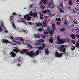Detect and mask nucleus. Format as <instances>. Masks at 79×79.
Wrapping results in <instances>:
<instances>
[{
    "mask_svg": "<svg viewBox=\"0 0 79 79\" xmlns=\"http://www.w3.org/2000/svg\"><path fill=\"white\" fill-rule=\"evenodd\" d=\"M23 32H24L25 33H27V32H26V31H27L24 30V29H23Z\"/></svg>",
    "mask_w": 79,
    "mask_h": 79,
    "instance_id": "46",
    "label": "nucleus"
},
{
    "mask_svg": "<svg viewBox=\"0 0 79 79\" xmlns=\"http://www.w3.org/2000/svg\"><path fill=\"white\" fill-rule=\"evenodd\" d=\"M57 26H58L59 25H60V22H59V23L57 22Z\"/></svg>",
    "mask_w": 79,
    "mask_h": 79,
    "instance_id": "48",
    "label": "nucleus"
},
{
    "mask_svg": "<svg viewBox=\"0 0 79 79\" xmlns=\"http://www.w3.org/2000/svg\"><path fill=\"white\" fill-rule=\"evenodd\" d=\"M46 2H47L46 0H44L43 2V4H46Z\"/></svg>",
    "mask_w": 79,
    "mask_h": 79,
    "instance_id": "39",
    "label": "nucleus"
},
{
    "mask_svg": "<svg viewBox=\"0 0 79 79\" xmlns=\"http://www.w3.org/2000/svg\"><path fill=\"white\" fill-rule=\"evenodd\" d=\"M43 13H45V14L47 13L48 15H50V13H52V12L50 11V10L48 9L44 10L43 11Z\"/></svg>",
    "mask_w": 79,
    "mask_h": 79,
    "instance_id": "6",
    "label": "nucleus"
},
{
    "mask_svg": "<svg viewBox=\"0 0 79 79\" xmlns=\"http://www.w3.org/2000/svg\"><path fill=\"white\" fill-rule=\"evenodd\" d=\"M71 42L72 43H73V44H76V41H74L73 40H72Z\"/></svg>",
    "mask_w": 79,
    "mask_h": 79,
    "instance_id": "35",
    "label": "nucleus"
},
{
    "mask_svg": "<svg viewBox=\"0 0 79 79\" xmlns=\"http://www.w3.org/2000/svg\"><path fill=\"white\" fill-rule=\"evenodd\" d=\"M39 42H36L35 43V44L36 45H39L41 44V43H43L44 42V40H43L42 39H40L39 40H38Z\"/></svg>",
    "mask_w": 79,
    "mask_h": 79,
    "instance_id": "4",
    "label": "nucleus"
},
{
    "mask_svg": "<svg viewBox=\"0 0 79 79\" xmlns=\"http://www.w3.org/2000/svg\"><path fill=\"white\" fill-rule=\"evenodd\" d=\"M41 26L42 27V28H44V25L43 23H41Z\"/></svg>",
    "mask_w": 79,
    "mask_h": 79,
    "instance_id": "36",
    "label": "nucleus"
},
{
    "mask_svg": "<svg viewBox=\"0 0 79 79\" xmlns=\"http://www.w3.org/2000/svg\"><path fill=\"white\" fill-rule=\"evenodd\" d=\"M70 36L73 39H75L76 37L74 34H72V35H70Z\"/></svg>",
    "mask_w": 79,
    "mask_h": 79,
    "instance_id": "12",
    "label": "nucleus"
},
{
    "mask_svg": "<svg viewBox=\"0 0 79 79\" xmlns=\"http://www.w3.org/2000/svg\"><path fill=\"white\" fill-rule=\"evenodd\" d=\"M64 47H65L64 45H60V47L59 48L60 51L61 52H63L64 53H60L62 55H63V54H66V53L65 52H66V49L65 48H64Z\"/></svg>",
    "mask_w": 79,
    "mask_h": 79,
    "instance_id": "2",
    "label": "nucleus"
},
{
    "mask_svg": "<svg viewBox=\"0 0 79 79\" xmlns=\"http://www.w3.org/2000/svg\"><path fill=\"white\" fill-rule=\"evenodd\" d=\"M75 36L77 38H78L79 39V35H75Z\"/></svg>",
    "mask_w": 79,
    "mask_h": 79,
    "instance_id": "47",
    "label": "nucleus"
},
{
    "mask_svg": "<svg viewBox=\"0 0 79 79\" xmlns=\"http://www.w3.org/2000/svg\"><path fill=\"white\" fill-rule=\"evenodd\" d=\"M43 9V10H44V5H41V6H40Z\"/></svg>",
    "mask_w": 79,
    "mask_h": 79,
    "instance_id": "45",
    "label": "nucleus"
},
{
    "mask_svg": "<svg viewBox=\"0 0 79 79\" xmlns=\"http://www.w3.org/2000/svg\"><path fill=\"white\" fill-rule=\"evenodd\" d=\"M12 24L13 27V28H14V29H15V28H16V26H15V23H14V22H12Z\"/></svg>",
    "mask_w": 79,
    "mask_h": 79,
    "instance_id": "16",
    "label": "nucleus"
},
{
    "mask_svg": "<svg viewBox=\"0 0 79 79\" xmlns=\"http://www.w3.org/2000/svg\"><path fill=\"white\" fill-rule=\"evenodd\" d=\"M57 41L58 42V44H64V42L66 41V40L60 39V36H57Z\"/></svg>",
    "mask_w": 79,
    "mask_h": 79,
    "instance_id": "3",
    "label": "nucleus"
},
{
    "mask_svg": "<svg viewBox=\"0 0 79 79\" xmlns=\"http://www.w3.org/2000/svg\"><path fill=\"white\" fill-rule=\"evenodd\" d=\"M11 16L10 18V22H11V23H12V22H13V16Z\"/></svg>",
    "mask_w": 79,
    "mask_h": 79,
    "instance_id": "17",
    "label": "nucleus"
},
{
    "mask_svg": "<svg viewBox=\"0 0 79 79\" xmlns=\"http://www.w3.org/2000/svg\"><path fill=\"white\" fill-rule=\"evenodd\" d=\"M42 37H43V39H45L46 36V35H44L42 36Z\"/></svg>",
    "mask_w": 79,
    "mask_h": 79,
    "instance_id": "34",
    "label": "nucleus"
},
{
    "mask_svg": "<svg viewBox=\"0 0 79 79\" xmlns=\"http://www.w3.org/2000/svg\"><path fill=\"white\" fill-rule=\"evenodd\" d=\"M50 16H51V18H52V16H54V15H53V14H50Z\"/></svg>",
    "mask_w": 79,
    "mask_h": 79,
    "instance_id": "53",
    "label": "nucleus"
},
{
    "mask_svg": "<svg viewBox=\"0 0 79 79\" xmlns=\"http://www.w3.org/2000/svg\"><path fill=\"white\" fill-rule=\"evenodd\" d=\"M64 25L65 26H68V20H64Z\"/></svg>",
    "mask_w": 79,
    "mask_h": 79,
    "instance_id": "13",
    "label": "nucleus"
},
{
    "mask_svg": "<svg viewBox=\"0 0 79 79\" xmlns=\"http://www.w3.org/2000/svg\"><path fill=\"white\" fill-rule=\"evenodd\" d=\"M75 49V47L74 46H73L71 48V50H74Z\"/></svg>",
    "mask_w": 79,
    "mask_h": 79,
    "instance_id": "32",
    "label": "nucleus"
},
{
    "mask_svg": "<svg viewBox=\"0 0 79 79\" xmlns=\"http://www.w3.org/2000/svg\"><path fill=\"white\" fill-rule=\"evenodd\" d=\"M36 26H38V27H40V26H41V23H37Z\"/></svg>",
    "mask_w": 79,
    "mask_h": 79,
    "instance_id": "25",
    "label": "nucleus"
},
{
    "mask_svg": "<svg viewBox=\"0 0 79 79\" xmlns=\"http://www.w3.org/2000/svg\"><path fill=\"white\" fill-rule=\"evenodd\" d=\"M2 43H4L5 44H10L11 43L9 41L6 39H3L2 40Z\"/></svg>",
    "mask_w": 79,
    "mask_h": 79,
    "instance_id": "5",
    "label": "nucleus"
},
{
    "mask_svg": "<svg viewBox=\"0 0 79 79\" xmlns=\"http://www.w3.org/2000/svg\"><path fill=\"white\" fill-rule=\"evenodd\" d=\"M3 31V29H2V27H0V32H2Z\"/></svg>",
    "mask_w": 79,
    "mask_h": 79,
    "instance_id": "50",
    "label": "nucleus"
},
{
    "mask_svg": "<svg viewBox=\"0 0 79 79\" xmlns=\"http://www.w3.org/2000/svg\"><path fill=\"white\" fill-rule=\"evenodd\" d=\"M45 53H46L47 55H48V54L49 53V51H48V50H47L46 49H45Z\"/></svg>",
    "mask_w": 79,
    "mask_h": 79,
    "instance_id": "19",
    "label": "nucleus"
},
{
    "mask_svg": "<svg viewBox=\"0 0 79 79\" xmlns=\"http://www.w3.org/2000/svg\"><path fill=\"white\" fill-rule=\"evenodd\" d=\"M49 42L50 44H52V43H53V40L52 39H51L49 40Z\"/></svg>",
    "mask_w": 79,
    "mask_h": 79,
    "instance_id": "22",
    "label": "nucleus"
},
{
    "mask_svg": "<svg viewBox=\"0 0 79 79\" xmlns=\"http://www.w3.org/2000/svg\"><path fill=\"white\" fill-rule=\"evenodd\" d=\"M56 20L57 21H61V19L60 18H56Z\"/></svg>",
    "mask_w": 79,
    "mask_h": 79,
    "instance_id": "33",
    "label": "nucleus"
},
{
    "mask_svg": "<svg viewBox=\"0 0 79 79\" xmlns=\"http://www.w3.org/2000/svg\"><path fill=\"white\" fill-rule=\"evenodd\" d=\"M65 29V28H61L60 29V31H64Z\"/></svg>",
    "mask_w": 79,
    "mask_h": 79,
    "instance_id": "37",
    "label": "nucleus"
},
{
    "mask_svg": "<svg viewBox=\"0 0 79 79\" xmlns=\"http://www.w3.org/2000/svg\"><path fill=\"white\" fill-rule=\"evenodd\" d=\"M13 51L15 52L16 53L17 52V50L16 49H14L13 50Z\"/></svg>",
    "mask_w": 79,
    "mask_h": 79,
    "instance_id": "43",
    "label": "nucleus"
},
{
    "mask_svg": "<svg viewBox=\"0 0 79 79\" xmlns=\"http://www.w3.org/2000/svg\"><path fill=\"white\" fill-rule=\"evenodd\" d=\"M41 46L43 47V48H45V44L43 43L42 44Z\"/></svg>",
    "mask_w": 79,
    "mask_h": 79,
    "instance_id": "30",
    "label": "nucleus"
},
{
    "mask_svg": "<svg viewBox=\"0 0 79 79\" xmlns=\"http://www.w3.org/2000/svg\"><path fill=\"white\" fill-rule=\"evenodd\" d=\"M77 2H79V0H77Z\"/></svg>",
    "mask_w": 79,
    "mask_h": 79,
    "instance_id": "62",
    "label": "nucleus"
},
{
    "mask_svg": "<svg viewBox=\"0 0 79 79\" xmlns=\"http://www.w3.org/2000/svg\"><path fill=\"white\" fill-rule=\"evenodd\" d=\"M27 21H30V20H31V18L29 17L27 18Z\"/></svg>",
    "mask_w": 79,
    "mask_h": 79,
    "instance_id": "42",
    "label": "nucleus"
},
{
    "mask_svg": "<svg viewBox=\"0 0 79 79\" xmlns=\"http://www.w3.org/2000/svg\"><path fill=\"white\" fill-rule=\"evenodd\" d=\"M44 34H48V32L45 31L44 32Z\"/></svg>",
    "mask_w": 79,
    "mask_h": 79,
    "instance_id": "51",
    "label": "nucleus"
},
{
    "mask_svg": "<svg viewBox=\"0 0 79 79\" xmlns=\"http://www.w3.org/2000/svg\"><path fill=\"white\" fill-rule=\"evenodd\" d=\"M28 46L29 47V48H30L31 49H32V47L31 46V45L29 44H28Z\"/></svg>",
    "mask_w": 79,
    "mask_h": 79,
    "instance_id": "31",
    "label": "nucleus"
},
{
    "mask_svg": "<svg viewBox=\"0 0 79 79\" xmlns=\"http://www.w3.org/2000/svg\"><path fill=\"white\" fill-rule=\"evenodd\" d=\"M47 22L46 21V22H44V23H43V25L44 26V27H45V26H47Z\"/></svg>",
    "mask_w": 79,
    "mask_h": 79,
    "instance_id": "26",
    "label": "nucleus"
},
{
    "mask_svg": "<svg viewBox=\"0 0 79 79\" xmlns=\"http://www.w3.org/2000/svg\"><path fill=\"white\" fill-rule=\"evenodd\" d=\"M32 16H33V17H37V13H34V12L33 13V14Z\"/></svg>",
    "mask_w": 79,
    "mask_h": 79,
    "instance_id": "15",
    "label": "nucleus"
},
{
    "mask_svg": "<svg viewBox=\"0 0 79 79\" xmlns=\"http://www.w3.org/2000/svg\"><path fill=\"white\" fill-rule=\"evenodd\" d=\"M43 19H44V21H47L46 20H47V19H48V17L46 16H45L44 17Z\"/></svg>",
    "mask_w": 79,
    "mask_h": 79,
    "instance_id": "23",
    "label": "nucleus"
},
{
    "mask_svg": "<svg viewBox=\"0 0 79 79\" xmlns=\"http://www.w3.org/2000/svg\"><path fill=\"white\" fill-rule=\"evenodd\" d=\"M74 26V24H72V26Z\"/></svg>",
    "mask_w": 79,
    "mask_h": 79,
    "instance_id": "63",
    "label": "nucleus"
},
{
    "mask_svg": "<svg viewBox=\"0 0 79 79\" xmlns=\"http://www.w3.org/2000/svg\"><path fill=\"white\" fill-rule=\"evenodd\" d=\"M34 14V13H32V11H31L29 14H28V15H30V16H33V14Z\"/></svg>",
    "mask_w": 79,
    "mask_h": 79,
    "instance_id": "20",
    "label": "nucleus"
},
{
    "mask_svg": "<svg viewBox=\"0 0 79 79\" xmlns=\"http://www.w3.org/2000/svg\"><path fill=\"white\" fill-rule=\"evenodd\" d=\"M19 51L20 53L21 54H25L26 55L30 56L31 57H33L34 56V52L32 51H31V52H29V50L27 49H23Z\"/></svg>",
    "mask_w": 79,
    "mask_h": 79,
    "instance_id": "1",
    "label": "nucleus"
},
{
    "mask_svg": "<svg viewBox=\"0 0 79 79\" xmlns=\"http://www.w3.org/2000/svg\"><path fill=\"white\" fill-rule=\"evenodd\" d=\"M53 5V4H52V3H51V2H49V3L48 5V6H51V5Z\"/></svg>",
    "mask_w": 79,
    "mask_h": 79,
    "instance_id": "40",
    "label": "nucleus"
},
{
    "mask_svg": "<svg viewBox=\"0 0 79 79\" xmlns=\"http://www.w3.org/2000/svg\"><path fill=\"white\" fill-rule=\"evenodd\" d=\"M28 23L29 25H31L32 26L34 25V23H32V22H29Z\"/></svg>",
    "mask_w": 79,
    "mask_h": 79,
    "instance_id": "27",
    "label": "nucleus"
},
{
    "mask_svg": "<svg viewBox=\"0 0 79 79\" xmlns=\"http://www.w3.org/2000/svg\"><path fill=\"white\" fill-rule=\"evenodd\" d=\"M73 13H76V11H75V10H74L73 11Z\"/></svg>",
    "mask_w": 79,
    "mask_h": 79,
    "instance_id": "59",
    "label": "nucleus"
},
{
    "mask_svg": "<svg viewBox=\"0 0 79 79\" xmlns=\"http://www.w3.org/2000/svg\"><path fill=\"white\" fill-rule=\"evenodd\" d=\"M17 60L18 61V63H19L20 62V60L19 59H18Z\"/></svg>",
    "mask_w": 79,
    "mask_h": 79,
    "instance_id": "52",
    "label": "nucleus"
},
{
    "mask_svg": "<svg viewBox=\"0 0 79 79\" xmlns=\"http://www.w3.org/2000/svg\"><path fill=\"white\" fill-rule=\"evenodd\" d=\"M16 15V14L15 13H13V15H14V16H15V15Z\"/></svg>",
    "mask_w": 79,
    "mask_h": 79,
    "instance_id": "58",
    "label": "nucleus"
},
{
    "mask_svg": "<svg viewBox=\"0 0 79 79\" xmlns=\"http://www.w3.org/2000/svg\"><path fill=\"white\" fill-rule=\"evenodd\" d=\"M34 36L35 38H40V35H39V34H35Z\"/></svg>",
    "mask_w": 79,
    "mask_h": 79,
    "instance_id": "11",
    "label": "nucleus"
},
{
    "mask_svg": "<svg viewBox=\"0 0 79 79\" xmlns=\"http://www.w3.org/2000/svg\"><path fill=\"white\" fill-rule=\"evenodd\" d=\"M9 38H10V39H11L12 40H13V38L12 37H10Z\"/></svg>",
    "mask_w": 79,
    "mask_h": 79,
    "instance_id": "55",
    "label": "nucleus"
},
{
    "mask_svg": "<svg viewBox=\"0 0 79 79\" xmlns=\"http://www.w3.org/2000/svg\"><path fill=\"white\" fill-rule=\"evenodd\" d=\"M38 49H39V50H43L44 48H43L41 46H40V47H38Z\"/></svg>",
    "mask_w": 79,
    "mask_h": 79,
    "instance_id": "18",
    "label": "nucleus"
},
{
    "mask_svg": "<svg viewBox=\"0 0 79 79\" xmlns=\"http://www.w3.org/2000/svg\"><path fill=\"white\" fill-rule=\"evenodd\" d=\"M52 29L50 31V32H54L55 31L56 28H55V24H52Z\"/></svg>",
    "mask_w": 79,
    "mask_h": 79,
    "instance_id": "7",
    "label": "nucleus"
},
{
    "mask_svg": "<svg viewBox=\"0 0 79 79\" xmlns=\"http://www.w3.org/2000/svg\"><path fill=\"white\" fill-rule=\"evenodd\" d=\"M39 52H40V50H37L36 52V53L34 55H39Z\"/></svg>",
    "mask_w": 79,
    "mask_h": 79,
    "instance_id": "14",
    "label": "nucleus"
},
{
    "mask_svg": "<svg viewBox=\"0 0 79 79\" xmlns=\"http://www.w3.org/2000/svg\"><path fill=\"white\" fill-rule=\"evenodd\" d=\"M74 23L75 24H77V22H74Z\"/></svg>",
    "mask_w": 79,
    "mask_h": 79,
    "instance_id": "56",
    "label": "nucleus"
},
{
    "mask_svg": "<svg viewBox=\"0 0 79 79\" xmlns=\"http://www.w3.org/2000/svg\"><path fill=\"white\" fill-rule=\"evenodd\" d=\"M40 19L41 20L44 19V17L40 16Z\"/></svg>",
    "mask_w": 79,
    "mask_h": 79,
    "instance_id": "49",
    "label": "nucleus"
},
{
    "mask_svg": "<svg viewBox=\"0 0 79 79\" xmlns=\"http://www.w3.org/2000/svg\"><path fill=\"white\" fill-rule=\"evenodd\" d=\"M10 55L12 57H15V56H16V54L14 52H10Z\"/></svg>",
    "mask_w": 79,
    "mask_h": 79,
    "instance_id": "10",
    "label": "nucleus"
},
{
    "mask_svg": "<svg viewBox=\"0 0 79 79\" xmlns=\"http://www.w3.org/2000/svg\"><path fill=\"white\" fill-rule=\"evenodd\" d=\"M40 16L43 17V16H44V15L43 14H41L40 15Z\"/></svg>",
    "mask_w": 79,
    "mask_h": 79,
    "instance_id": "54",
    "label": "nucleus"
},
{
    "mask_svg": "<svg viewBox=\"0 0 79 79\" xmlns=\"http://www.w3.org/2000/svg\"><path fill=\"white\" fill-rule=\"evenodd\" d=\"M60 13H64V10H63V9H60Z\"/></svg>",
    "mask_w": 79,
    "mask_h": 79,
    "instance_id": "29",
    "label": "nucleus"
},
{
    "mask_svg": "<svg viewBox=\"0 0 79 79\" xmlns=\"http://www.w3.org/2000/svg\"><path fill=\"white\" fill-rule=\"evenodd\" d=\"M8 31H5V32L6 33H8Z\"/></svg>",
    "mask_w": 79,
    "mask_h": 79,
    "instance_id": "60",
    "label": "nucleus"
},
{
    "mask_svg": "<svg viewBox=\"0 0 79 79\" xmlns=\"http://www.w3.org/2000/svg\"><path fill=\"white\" fill-rule=\"evenodd\" d=\"M20 40L22 42H23V41H24V39H23V38H20Z\"/></svg>",
    "mask_w": 79,
    "mask_h": 79,
    "instance_id": "44",
    "label": "nucleus"
},
{
    "mask_svg": "<svg viewBox=\"0 0 79 79\" xmlns=\"http://www.w3.org/2000/svg\"><path fill=\"white\" fill-rule=\"evenodd\" d=\"M69 4L70 6H71V5H72V3H73L72 2L73 1H72V0H69Z\"/></svg>",
    "mask_w": 79,
    "mask_h": 79,
    "instance_id": "24",
    "label": "nucleus"
},
{
    "mask_svg": "<svg viewBox=\"0 0 79 79\" xmlns=\"http://www.w3.org/2000/svg\"><path fill=\"white\" fill-rule=\"evenodd\" d=\"M60 5L61 7H62V8H63V4L60 3Z\"/></svg>",
    "mask_w": 79,
    "mask_h": 79,
    "instance_id": "41",
    "label": "nucleus"
},
{
    "mask_svg": "<svg viewBox=\"0 0 79 79\" xmlns=\"http://www.w3.org/2000/svg\"><path fill=\"white\" fill-rule=\"evenodd\" d=\"M30 8H32V5H30Z\"/></svg>",
    "mask_w": 79,
    "mask_h": 79,
    "instance_id": "57",
    "label": "nucleus"
},
{
    "mask_svg": "<svg viewBox=\"0 0 79 79\" xmlns=\"http://www.w3.org/2000/svg\"><path fill=\"white\" fill-rule=\"evenodd\" d=\"M18 44L19 45H20V44H21V43L19 42Z\"/></svg>",
    "mask_w": 79,
    "mask_h": 79,
    "instance_id": "61",
    "label": "nucleus"
},
{
    "mask_svg": "<svg viewBox=\"0 0 79 79\" xmlns=\"http://www.w3.org/2000/svg\"><path fill=\"white\" fill-rule=\"evenodd\" d=\"M29 16V15H25L24 16V19H26V18H28Z\"/></svg>",
    "mask_w": 79,
    "mask_h": 79,
    "instance_id": "21",
    "label": "nucleus"
},
{
    "mask_svg": "<svg viewBox=\"0 0 79 79\" xmlns=\"http://www.w3.org/2000/svg\"><path fill=\"white\" fill-rule=\"evenodd\" d=\"M44 0H41V1L40 2V3L41 5H42V3H43Z\"/></svg>",
    "mask_w": 79,
    "mask_h": 79,
    "instance_id": "38",
    "label": "nucleus"
},
{
    "mask_svg": "<svg viewBox=\"0 0 79 79\" xmlns=\"http://www.w3.org/2000/svg\"><path fill=\"white\" fill-rule=\"evenodd\" d=\"M43 30V29H42L41 28H39L38 30V31L39 32H42Z\"/></svg>",
    "mask_w": 79,
    "mask_h": 79,
    "instance_id": "28",
    "label": "nucleus"
},
{
    "mask_svg": "<svg viewBox=\"0 0 79 79\" xmlns=\"http://www.w3.org/2000/svg\"><path fill=\"white\" fill-rule=\"evenodd\" d=\"M47 30L48 31H49V34H51V35H53V31H52V32H51L50 31H51V27L50 26H48L47 27Z\"/></svg>",
    "mask_w": 79,
    "mask_h": 79,
    "instance_id": "8",
    "label": "nucleus"
},
{
    "mask_svg": "<svg viewBox=\"0 0 79 79\" xmlns=\"http://www.w3.org/2000/svg\"><path fill=\"white\" fill-rule=\"evenodd\" d=\"M78 30H79V29H76L77 31H78Z\"/></svg>",
    "mask_w": 79,
    "mask_h": 79,
    "instance_id": "64",
    "label": "nucleus"
},
{
    "mask_svg": "<svg viewBox=\"0 0 79 79\" xmlns=\"http://www.w3.org/2000/svg\"><path fill=\"white\" fill-rule=\"evenodd\" d=\"M55 56L56 57H61V55L58 52H56L55 54Z\"/></svg>",
    "mask_w": 79,
    "mask_h": 79,
    "instance_id": "9",
    "label": "nucleus"
}]
</instances>
